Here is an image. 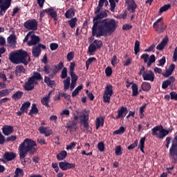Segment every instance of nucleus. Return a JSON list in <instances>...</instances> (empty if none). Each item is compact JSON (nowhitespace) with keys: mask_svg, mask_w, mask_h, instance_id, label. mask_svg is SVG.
Instances as JSON below:
<instances>
[{"mask_svg":"<svg viewBox=\"0 0 177 177\" xmlns=\"http://www.w3.org/2000/svg\"><path fill=\"white\" fill-rule=\"evenodd\" d=\"M50 95H52V92H49L46 96L41 99V102L43 106H46V107H49V100L50 99Z\"/></svg>","mask_w":177,"mask_h":177,"instance_id":"22","label":"nucleus"},{"mask_svg":"<svg viewBox=\"0 0 177 177\" xmlns=\"http://www.w3.org/2000/svg\"><path fill=\"white\" fill-rule=\"evenodd\" d=\"M74 16H75V11L73 8H70L65 13V17L66 19H72Z\"/></svg>","mask_w":177,"mask_h":177,"instance_id":"28","label":"nucleus"},{"mask_svg":"<svg viewBox=\"0 0 177 177\" xmlns=\"http://www.w3.org/2000/svg\"><path fill=\"white\" fill-rule=\"evenodd\" d=\"M44 82L50 88H53L56 85V82H55V80H50V77H49L48 76H45Z\"/></svg>","mask_w":177,"mask_h":177,"instance_id":"24","label":"nucleus"},{"mask_svg":"<svg viewBox=\"0 0 177 177\" xmlns=\"http://www.w3.org/2000/svg\"><path fill=\"white\" fill-rule=\"evenodd\" d=\"M30 78H32L35 82H37V81L42 80V76L41 75V73L38 72H34L33 75L30 77Z\"/></svg>","mask_w":177,"mask_h":177,"instance_id":"34","label":"nucleus"},{"mask_svg":"<svg viewBox=\"0 0 177 177\" xmlns=\"http://www.w3.org/2000/svg\"><path fill=\"white\" fill-rule=\"evenodd\" d=\"M34 114H38V108L35 104H32V108L29 112V115H34Z\"/></svg>","mask_w":177,"mask_h":177,"instance_id":"39","label":"nucleus"},{"mask_svg":"<svg viewBox=\"0 0 177 177\" xmlns=\"http://www.w3.org/2000/svg\"><path fill=\"white\" fill-rule=\"evenodd\" d=\"M104 3L105 6H107V5H109V1L107 0H99L98 5H100V6H103Z\"/></svg>","mask_w":177,"mask_h":177,"instance_id":"61","label":"nucleus"},{"mask_svg":"<svg viewBox=\"0 0 177 177\" xmlns=\"http://www.w3.org/2000/svg\"><path fill=\"white\" fill-rule=\"evenodd\" d=\"M118 3V0H109V3L111 6V12H114L115 10V3Z\"/></svg>","mask_w":177,"mask_h":177,"instance_id":"41","label":"nucleus"},{"mask_svg":"<svg viewBox=\"0 0 177 177\" xmlns=\"http://www.w3.org/2000/svg\"><path fill=\"white\" fill-rule=\"evenodd\" d=\"M4 157L7 161H12V160L16 158V153H14L13 152H6L4 154Z\"/></svg>","mask_w":177,"mask_h":177,"instance_id":"26","label":"nucleus"},{"mask_svg":"<svg viewBox=\"0 0 177 177\" xmlns=\"http://www.w3.org/2000/svg\"><path fill=\"white\" fill-rule=\"evenodd\" d=\"M66 157H67V151H62L57 155V160H58V161H62L64 160Z\"/></svg>","mask_w":177,"mask_h":177,"instance_id":"30","label":"nucleus"},{"mask_svg":"<svg viewBox=\"0 0 177 177\" xmlns=\"http://www.w3.org/2000/svg\"><path fill=\"white\" fill-rule=\"evenodd\" d=\"M131 89L132 96H138V95H139V91H138V84H132Z\"/></svg>","mask_w":177,"mask_h":177,"instance_id":"36","label":"nucleus"},{"mask_svg":"<svg viewBox=\"0 0 177 177\" xmlns=\"http://www.w3.org/2000/svg\"><path fill=\"white\" fill-rule=\"evenodd\" d=\"M140 43L139 42V41L136 40L134 46L135 55H138V53H139V51L140 50Z\"/></svg>","mask_w":177,"mask_h":177,"instance_id":"42","label":"nucleus"},{"mask_svg":"<svg viewBox=\"0 0 177 177\" xmlns=\"http://www.w3.org/2000/svg\"><path fill=\"white\" fill-rule=\"evenodd\" d=\"M26 73V68L23 66H17L15 68L16 75H20V74H24Z\"/></svg>","mask_w":177,"mask_h":177,"instance_id":"29","label":"nucleus"},{"mask_svg":"<svg viewBox=\"0 0 177 177\" xmlns=\"http://www.w3.org/2000/svg\"><path fill=\"white\" fill-rule=\"evenodd\" d=\"M96 48H97L96 46L94 44H92L88 47V52L90 53H93V52H95V50H96Z\"/></svg>","mask_w":177,"mask_h":177,"instance_id":"51","label":"nucleus"},{"mask_svg":"<svg viewBox=\"0 0 177 177\" xmlns=\"http://www.w3.org/2000/svg\"><path fill=\"white\" fill-rule=\"evenodd\" d=\"M112 73H113V71L111 70V67L108 66L105 69V73H106V77H110V75H111Z\"/></svg>","mask_w":177,"mask_h":177,"instance_id":"54","label":"nucleus"},{"mask_svg":"<svg viewBox=\"0 0 177 177\" xmlns=\"http://www.w3.org/2000/svg\"><path fill=\"white\" fill-rule=\"evenodd\" d=\"M8 42L10 45H15L16 44V35H15V33H12L8 37Z\"/></svg>","mask_w":177,"mask_h":177,"instance_id":"32","label":"nucleus"},{"mask_svg":"<svg viewBox=\"0 0 177 177\" xmlns=\"http://www.w3.org/2000/svg\"><path fill=\"white\" fill-rule=\"evenodd\" d=\"M128 114V109L125 106H122L120 109L118 110V115L116 116V120H119V118H121V120H124V118L125 115Z\"/></svg>","mask_w":177,"mask_h":177,"instance_id":"13","label":"nucleus"},{"mask_svg":"<svg viewBox=\"0 0 177 177\" xmlns=\"http://www.w3.org/2000/svg\"><path fill=\"white\" fill-rule=\"evenodd\" d=\"M177 61V46L174 49V52L173 54V57H172V62H176Z\"/></svg>","mask_w":177,"mask_h":177,"instance_id":"62","label":"nucleus"},{"mask_svg":"<svg viewBox=\"0 0 177 177\" xmlns=\"http://www.w3.org/2000/svg\"><path fill=\"white\" fill-rule=\"evenodd\" d=\"M17 139L16 136H10L6 138V142H15Z\"/></svg>","mask_w":177,"mask_h":177,"instance_id":"55","label":"nucleus"},{"mask_svg":"<svg viewBox=\"0 0 177 177\" xmlns=\"http://www.w3.org/2000/svg\"><path fill=\"white\" fill-rule=\"evenodd\" d=\"M61 78L64 80V78H67V68H63L62 73H61Z\"/></svg>","mask_w":177,"mask_h":177,"instance_id":"47","label":"nucleus"},{"mask_svg":"<svg viewBox=\"0 0 177 177\" xmlns=\"http://www.w3.org/2000/svg\"><path fill=\"white\" fill-rule=\"evenodd\" d=\"M59 167L62 171H67V169H71V168H75V164L67 162H60L59 163Z\"/></svg>","mask_w":177,"mask_h":177,"instance_id":"12","label":"nucleus"},{"mask_svg":"<svg viewBox=\"0 0 177 177\" xmlns=\"http://www.w3.org/2000/svg\"><path fill=\"white\" fill-rule=\"evenodd\" d=\"M142 91H149L151 89V85L149 82H144L142 84Z\"/></svg>","mask_w":177,"mask_h":177,"instance_id":"37","label":"nucleus"},{"mask_svg":"<svg viewBox=\"0 0 177 177\" xmlns=\"http://www.w3.org/2000/svg\"><path fill=\"white\" fill-rule=\"evenodd\" d=\"M62 67H64V64L63 62H61L55 66V70H57V71H60Z\"/></svg>","mask_w":177,"mask_h":177,"instance_id":"64","label":"nucleus"},{"mask_svg":"<svg viewBox=\"0 0 177 177\" xmlns=\"http://www.w3.org/2000/svg\"><path fill=\"white\" fill-rule=\"evenodd\" d=\"M12 5V0H0V16H3Z\"/></svg>","mask_w":177,"mask_h":177,"instance_id":"9","label":"nucleus"},{"mask_svg":"<svg viewBox=\"0 0 177 177\" xmlns=\"http://www.w3.org/2000/svg\"><path fill=\"white\" fill-rule=\"evenodd\" d=\"M28 38H30V41H28ZM27 41H28L27 43L28 46H34L39 42V37L35 35L34 31H30L26 35L24 42H27Z\"/></svg>","mask_w":177,"mask_h":177,"instance_id":"6","label":"nucleus"},{"mask_svg":"<svg viewBox=\"0 0 177 177\" xmlns=\"http://www.w3.org/2000/svg\"><path fill=\"white\" fill-rule=\"evenodd\" d=\"M104 124V118L103 116H100L95 120V129H99L100 127H103Z\"/></svg>","mask_w":177,"mask_h":177,"instance_id":"20","label":"nucleus"},{"mask_svg":"<svg viewBox=\"0 0 177 177\" xmlns=\"http://www.w3.org/2000/svg\"><path fill=\"white\" fill-rule=\"evenodd\" d=\"M2 133L5 136H9L13 133V127L9 125H4L1 129Z\"/></svg>","mask_w":177,"mask_h":177,"instance_id":"17","label":"nucleus"},{"mask_svg":"<svg viewBox=\"0 0 177 177\" xmlns=\"http://www.w3.org/2000/svg\"><path fill=\"white\" fill-rule=\"evenodd\" d=\"M154 73H153V71H149L145 74L142 75V78L144 81H151V82H153L154 81L155 78Z\"/></svg>","mask_w":177,"mask_h":177,"instance_id":"16","label":"nucleus"},{"mask_svg":"<svg viewBox=\"0 0 177 177\" xmlns=\"http://www.w3.org/2000/svg\"><path fill=\"white\" fill-rule=\"evenodd\" d=\"M174 70H175V64H171L169 66L168 69L166 70V72L164 73H162V75H163V77H165V78H168L169 75H172Z\"/></svg>","mask_w":177,"mask_h":177,"instance_id":"19","label":"nucleus"},{"mask_svg":"<svg viewBox=\"0 0 177 177\" xmlns=\"http://www.w3.org/2000/svg\"><path fill=\"white\" fill-rule=\"evenodd\" d=\"M109 10H103L97 14L93 18V26L92 27V35L93 37H107V35H111L115 29L117 28V22L113 19H104L107 17L109 15Z\"/></svg>","mask_w":177,"mask_h":177,"instance_id":"1","label":"nucleus"},{"mask_svg":"<svg viewBox=\"0 0 177 177\" xmlns=\"http://www.w3.org/2000/svg\"><path fill=\"white\" fill-rule=\"evenodd\" d=\"M146 141V137H143L140 140V145L138 146V149H140L142 153H145V142Z\"/></svg>","mask_w":177,"mask_h":177,"instance_id":"35","label":"nucleus"},{"mask_svg":"<svg viewBox=\"0 0 177 177\" xmlns=\"http://www.w3.org/2000/svg\"><path fill=\"white\" fill-rule=\"evenodd\" d=\"M94 45H95V47L99 49L103 46V43L100 40H95L94 41Z\"/></svg>","mask_w":177,"mask_h":177,"instance_id":"48","label":"nucleus"},{"mask_svg":"<svg viewBox=\"0 0 177 177\" xmlns=\"http://www.w3.org/2000/svg\"><path fill=\"white\" fill-rule=\"evenodd\" d=\"M24 26L27 30H32L33 31H35L38 27V22L36 19H30L26 21Z\"/></svg>","mask_w":177,"mask_h":177,"instance_id":"10","label":"nucleus"},{"mask_svg":"<svg viewBox=\"0 0 177 177\" xmlns=\"http://www.w3.org/2000/svg\"><path fill=\"white\" fill-rule=\"evenodd\" d=\"M84 88V86L82 84H80L77 86L75 89L72 92V97H75L78 93H80V91H82V88Z\"/></svg>","mask_w":177,"mask_h":177,"instance_id":"31","label":"nucleus"},{"mask_svg":"<svg viewBox=\"0 0 177 177\" xmlns=\"http://www.w3.org/2000/svg\"><path fill=\"white\" fill-rule=\"evenodd\" d=\"M38 131L40 133H41L42 135H44V136H50V135H52V133H53V131H52V130H48V127H44V126H40L38 128Z\"/></svg>","mask_w":177,"mask_h":177,"instance_id":"18","label":"nucleus"},{"mask_svg":"<svg viewBox=\"0 0 177 177\" xmlns=\"http://www.w3.org/2000/svg\"><path fill=\"white\" fill-rule=\"evenodd\" d=\"M96 58L95 57H90L87 59V61L86 62V70H88V68H89V66H91V64H92L93 62H95Z\"/></svg>","mask_w":177,"mask_h":177,"instance_id":"43","label":"nucleus"},{"mask_svg":"<svg viewBox=\"0 0 177 177\" xmlns=\"http://www.w3.org/2000/svg\"><path fill=\"white\" fill-rule=\"evenodd\" d=\"M172 129L167 130L162 127V126H156L151 129V135L156 136L159 139H164L165 137L171 133Z\"/></svg>","mask_w":177,"mask_h":177,"instance_id":"5","label":"nucleus"},{"mask_svg":"<svg viewBox=\"0 0 177 177\" xmlns=\"http://www.w3.org/2000/svg\"><path fill=\"white\" fill-rule=\"evenodd\" d=\"M126 3L127 4L128 10H130V12H132L133 13V12H135L137 8L136 3H135V1L131 0L129 3Z\"/></svg>","mask_w":177,"mask_h":177,"instance_id":"23","label":"nucleus"},{"mask_svg":"<svg viewBox=\"0 0 177 177\" xmlns=\"http://www.w3.org/2000/svg\"><path fill=\"white\" fill-rule=\"evenodd\" d=\"M78 19L77 17L72 18L71 20L68 21V23L71 28H74L77 26V22Z\"/></svg>","mask_w":177,"mask_h":177,"instance_id":"38","label":"nucleus"},{"mask_svg":"<svg viewBox=\"0 0 177 177\" xmlns=\"http://www.w3.org/2000/svg\"><path fill=\"white\" fill-rule=\"evenodd\" d=\"M140 57L144 59L145 63H147V67H150L156 62V56L154 55L149 57L147 54H142Z\"/></svg>","mask_w":177,"mask_h":177,"instance_id":"11","label":"nucleus"},{"mask_svg":"<svg viewBox=\"0 0 177 177\" xmlns=\"http://www.w3.org/2000/svg\"><path fill=\"white\" fill-rule=\"evenodd\" d=\"M170 99H171V100H177V93L175 91L170 93Z\"/></svg>","mask_w":177,"mask_h":177,"instance_id":"57","label":"nucleus"},{"mask_svg":"<svg viewBox=\"0 0 177 177\" xmlns=\"http://www.w3.org/2000/svg\"><path fill=\"white\" fill-rule=\"evenodd\" d=\"M115 153L117 156H121L122 154V150L120 146H118L115 149Z\"/></svg>","mask_w":177,"mask_h":177,"instance_id":"50","label":"nucleus"},{"mask_svg":"<svg viewBox=\"0 0 177 177\" xmlns=\"http://www.w3.org/2000/svg\"><path fill=\"white\" fill-rule=\"evenodd\" d=\"M31 105L30 102H24L20 108L21 111H24L25 113H28V107Z\"/></svg>","mask_w":177,"mask_h":177,"instance_id":"33","label":"nucleus"},{"mask_svg":"<svg viewBox=\"0 0 177 177\" xmlns=\"http://www.w3.org/2000/svg\"><path fill=\"white\" fill-rule=\"evenodd\" d=\"M77 146V142H72L70 145H66V150H71L72 149H74Z\"/></svg>","mask_w":177,"mask_h":177,"instance_id":"53","label":"nucleus"},{"mask_svg":"<svg viewBox=\"0 0 177 177\" xmlns=\"http://www.w3.org/2000/svg\"><path fill=\"white\" fill-rule=\"evenodd\" d=\"M153 27L155 30L160 34L165 31V28H167V25L164 24V20L162 19V17H160L153 23Z\"/></svg>","mask_w":177,"mask_h":177,"instance_id":"7","label":"nucleus"},{"mask_svg":"<svg viewBox=\"0 0 177 177\" xmlns=\"http://www.w3.org/2000/svg\"><path fill=\"white\" fill-rule=\"evenodd\" d=\"M97 149L99 151H104V144L102 142H98Z\"/></svg>","mask_w":177,"mask_h":177,"instance_id":"52","label":"nucleus"},{"mask_svg":"<svg viewBox=\"0 0 177 177\" xmlns=\"http://www.w3.org/2000/svg\"><path fill=\"white\" fill-rule=\"evenodd\" d=\"M9 60L12 64L23 63V64L27 66L30 62V56L27 52L23 50H18L10 53Z\"/></svg>","mask_w":177,"mask_h":177,"instance_id":"3","label":"nucleus"},{"mask_svg":"<svg viewBox=\"0 0 177 177\" xmlns=\"http://www.w3.org/2000/svg\"><path fill=\"white\" fill-rule=\"evenodd\" d=\"M6 141V139H5V136L2 135L1 132H0V145H3Z\"/></svg>","mask_w":177,"mask_h":177,"instance_id":"63","label":"nucleus"},{"mask_svg":"<svg viewBox=\"0 0 177 177\" xmlns=\"http://www.w3.org/2000/svg\"><path fill=\"white\" fill-rule=\"evenodd\" d=\"M15 176H19V175H23V169H20V168H17L15 172Z\"/></svg>","mask_w":177,"mask_h":177,"instance_id":"58","label":"nucleus"},{"mask_svg":"<svg viewBox=\"0 0 177 177\" xmlns=\"http://www.w3.org/2000/svg\"><path fill=\"white\" fill-rule=\"evenodd\" d=\"M113 95V86L108 84L105 87L103 95V102L104 103H110L111 97Z\"/></svg>","mask_w":177,"mask_h":177,"instance_id":"8","label":"nucleus"},{"mask_svg":"<svg viewBox=\"0 0 177 177\" xmlns=\"http://www.w3.org/2000/svg\"><path fill=\"white\" fill-rule=\"evenodd\" d=\"M18 150L19 152V158L24 160V158L28 153L32 155L38 149L37 148L35 141L30 138H26L24 142L19 145Z\"/></svg>","mask_w":177,"mask_h":177,"instance_id":"2","label":"nucleus"},{"mask_svg":"<svg viewBox=\"0 0 177 177\" xmlns=\"http://www.w3.org/2000/svg\"><path fill=\"white\" fill-rule=\"evenodd\" d=\"M165 57H162L160 60H159V64H158V66H159L160 67H162V66H164V64H165Z\"/></svg>","mask_w":177,"mask_h":177,"instance_id":"59","label":"nucleus"},{"mask_svg":"<svg viewBox=\"0 0 177 177\" xmlns=\"http://www.w3.org/2000/svg\"><path fill=\"white\" fill-rule=\"evenodd\" d=\"M125 132V128L124 127H120L119 129L113 131V135H122Z\"/></svg>","mask_w":177,"mask_h":177,"instance_id":"44","label":"nucleus"},{"mask_svg":"<svg viewBox=\"0 0 177 177\" xmlns=\"http://www.w3.org/2000/svg\"><path fill=\"white\" fill-rule=\"evenodd\" d=\"M169 9H171V4H166L160 8L159 13H164V12H167Z\"/></svg>","mask_w":177,"mask_h":177,"instance_id":"40","label":"nucleus"},{"mask_svg":"<svg viewBox=\"0 0 177 177\" xmlns=\"http://www.w3.org/2000/svg\"><path fill=\"white\" fill-rule=\"evenodd\" d=\"M32 55L34 56V57H39V55H41V48H39L38 46L33 47Z\"/></svg>","mask_w":177,"mask_h":177,"instance_id":"27","label":"nucleus"},{"mask_svg":"<svg viewBox=\"0 0 177 177\" xmlns=\"http://www.w3.org/2000/svg\"><path fill=\"white\" fill-rule=\"evenodd\" d=\"M168 43V39L167 38H164L162 41L156 46V49L158 50H162L164 48H165V46Z\"/></svg>","mask_w":177,"mask_h":177,"instance_id":"25","label":"nucleus"},{"mask_svg":"<svg viewBox=\"0 0 177 177\" xmlns=\"http://www.w3.org/2000/svg\"><path fill=\"white\" fill-rule=\"evenodd\" d=\"M50 48L52 50H56L59 48V44L56 43H52L50 44Z\"/></svg>","mask_w":177,"mask_h":177,"instance_id":"60","label":"nucleus"},{"mask_svg":"<svg viewBox=\"0 0 177 177\" xmlns=\"http://www.w3.org/2000/svg\"><path fill=\"white\" fill-rule=\"evenodd\" d=\"M138 140H136L133 143H132L127 147L128 150H132L133 149H135V147L138 146Z\"/></svg>","mask_w":177,"mask_h":177,"instance_id":"49","label":"nucleus"},{"mask_svg":"<svg viewBox=\"0 0 177 177\" xmlns=\"http://www.w3.org/2000/svg\"><path fill=\"white\" fill-rule=\"evenodd\" d=\"M70 74H71V78L70 77H67L66 79L63 81L64 92L68 90L69 88L71 91H73V89H74L77 86V81H78V76L75 74V73H70Z\"/></svg>","mask_w":177,"mask_h":177,"instance_id":"4","label":"nucleus"},{"mask_svg":"<svg viewBox=\"0 0 177 177\" xmlns=\"http://www.w3.org/2000/svg\"><path fill=\"white\" fill-rule=\"evenodd\" d=\"M21 96H23V92L17 91L13 95L12 98L15 99V100H19V99H21Z\"/></svg>","mask_w":177,"mask_h":177,"instance_id":"45","label":"nucleus"},{"mask_svg":"<svg viewBox=\"0 0 177 177\" xmlns=\"http://www.w3.org/2000/svg\"><path fill=\"white\" fill-rule=\"evenodd\" d=\"M79 118L80 120V123L83 124L86 129H88V128H89V123H88L89 116L85 113H83L79 117Z\"/></svg>","mask_w":177,"mask_h":177,"instance_id":"15","label":"nucleus"},{"mask_svg":"<svg viewBox=\"0 0 177 177\" xmlns=\"http://www.w3.org/2000/svg\"><path fill=\"white\" fill-rule=\"evenodd\" d=\"M46 11V13H48L49 16H50V17L54 19L55 21L57 20V12H56L55 11L54 8H47Z\"/></svg>","mask_w":177,"mask_h":177,"instance_id":"21","label":"nucleus"},{"mask_svg":"<svg viewBox=\"0 0 177 177\" xmlns=\"http://www.w3.org/2000/svg\"><path fill=\"white\" fill-rule=\"evenodd\" d=\"M36 84H37V82H35L32 80V78L30 77L28 82H26L24 85V89H25V91H32L34 88V85H35Z\"/></svg>","mask_w":177,"mask_h":177,"instance_id":"14","label":"nucleus"},{"mask_svg":"<svg viewBox=\"0 0 177 177\" xmlns=\"http://www.w3.org/2000/svg\"><path fill=\"white\" fill-rule=\"evenodd\" d=\"M10 93V91L8 89H3L0 91V99L1 97H3L5 96H8Z\"/></svg>","mask_w":177,"mask_h":177,"instance_id":"46","label":"nucleus"},{"mask_svg":"<svg viewBox=\"0 0 177 177\" xmlns=\"http://www.w3.org/2000/svg\"><path fill=\"white\" fill-rule=\"evenodd\" d=\"M67 60H68V62H71V60H73V59H74V53L73 52H70L67 54Z\"/></svg>","mask_w":177,"mask_h":177,"instance_id":"56","label":"nucleus"}]
</instances>
